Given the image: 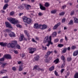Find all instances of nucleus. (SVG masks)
Masks as SVG:
<instances>
[{"label":"nucleus","instance_id":"1","mask_svg":"<svg viewBox=\"0 0 78 78\" xmlns=\"http://www.w3.org/2000/svg\"><path fill=\"white\" fill-rule=\"evenodd\" d=\"M43 42L44 44L48 42V44H46V46L47 47H49L50 44H53V43L51 42V36H49L48 35L46 36L44 38Z\"/></svg>","mask_w":78,"mask_h":78},{"label":"nucleus","instance_id":"2","mask_svg":"<svg viewBox=\"0 0 78 78\" xmlns=\"http://www.w3.org/2000/svg\"><path fill=\"white\" fill-rule=\"evenodd\" d=\"M16 45H17L16 48L18 49H20L21 47L19 45L17 44V41H13L11 43H9L7 44V47L8 48H14L16 46Z\"/></svg>","mask_w":78,"mask_h":78},{"label":"nucleus","instance_id":"3","mask_svg":"<svg viewBox=\"0 0 78 78\" xmlns=\"http://www.w3.org/2000/svg\"><path fill=\"white\" fill-rule=\"evenodd\" d=\"M8 20L12 24H16L18 23V20L16 21V20L12 18H9L8 19Z\"/></svg>","mask_w":78,"mask_h":78},{"label":"nucleus","instance_id":"4","mask_svg":"<svg viewBox=\"0 0 78 78\" xmlns=\"http://www.w3.org/2000/svg\"><path fill=\"white\" fill-rule=\"evenodd\" d=\"M28 50L29 51V53L30 54H33L36 51V48H29Z\"/></svg>","mask_w":78,"mask_h":78},{"label":"nucleus","instance_id":"5","mask_svg":"<svg viewBox=\"0 0 78 78\" xmlns=\"http://www.w3.org/2000/svg\"><path fill=\"white\" fill-rule=\"evenodd\" d=\"M5 26L7 28H12V27L11 26V24L9 23L6 21L5 22Z\"/></svg>","mask_w":78,"mask_h":78},{"label":"nucleus","instance_id":"6","mask_svg":"<svg viewBox=\"0 0 78 78\" xmlns=\"http://www.w3.org/2000/svg\"><path fill=\"white\" fill-rule=\"evenodd\" d=\"M8 43L6 42H0V45L2 46L3 47H6Z\"/></svg>","mask_w":78,"mask_h":78},{"label":"nucleus","instance_id":"7","mask_svg":"<svg viewBox=\"0 0 78 78\" xmlns=\"http://www.w3.org/2000/svg\"><path fill=\"white\" fill-rule=\"evenodd\" d=\"M4 57L6 59H11V56L9 54H5L4 55Z\"/></svg>","mask_w":78,"mask_h":78},{"label":"nucleus","instance_id":"8","mask_svg":"<svg viewBox=\"0 0 78 78\" xmlns=\"http://www.w3.org/2000/svg\"><path fill=\"white\" fill-rule=\"evenodd\" d=\"M9 36L10 37H14L16 36L15 34L12 32H9Z\"/></svg>","mask_w":78,"mask_h":78},{"label":"nucleus","instance_id":"9","mask_svg":"<svg viewBox=\"0 0 78 78\" xmlns=\"http://www.w3.org/2000/svg\"><path fill=\"white\" fill-rule=\"evenodd\" d=\"M61 25L60 23H58L55 24L53 27V30H56L58 27H59Z\"/></svg>","mask_w":78,"mask_h":78},{"label":"nucleus","instance_id":"10","mask_svg":"<svg viewBox=\"0 0 78 78\" xmlns=\"http://www.w3.org/2000/svg\"><path fill=\"white\" fill-rule=\"evenodd\" d=\"M39 5L40 6V9H41V10H43L44 11H45V9H46L45 8V7L43 6V5H41V4L40 3L39 4Z\"/></svg>","mask_w":78,"mask_h":78},{"label":"nucleus","instance_id":"11","mask_svg":"<svg viewBox=\"0 0 78 78\" xmlns=\"http://www.w3.org/2000/svg\"><path fill=\"white\" fill-rule=\"evenodd\" d=\"M19 39L20 41H24L25 39V37H24V36L23 34L21 35V36L19 38Z\"/></svg>","mask_w":78,"mask_h":78},{"label":"nucleus","instance_id":"12","mask_svg":"<svg viewBox=\"0 0 78 78\" xmlns=\"http://www.w3.org/2000/svg\"><path fill=\"white\" fill-rule=\"evenodd\" d=\"M78 55V50L74 51L73 54V56H76Z\"/></svg>","mask_w":78,"mask_h":78},{"label":"nucleus","instance_id":"13","mask_svg":"<svg viewBox=\"0 0 78 78\" xmlns=\"http://www.w3.org/2000/svg\"><path fill=\"white\" fill-rule=\"evenodd\" d=\"M6 72H7V70L3 69L0 71V74L1 75H3V73H6Z\"/></svg>","mask_w":78,"mask_h":78},{"label":"nucleus","instance_id":"14","mask_svg":"<svg viewBox=\"0 0 78 78\" xmlns=\"http://www.w3.org/2000/svg\"><path fill=\"white\" fill-rule=\"evenodd\" d=\"M28 18L26 16H23V20L24 22H27Z\"/></svg>","mask_w":78,"mask_h":78},{"label":"nucleus","instance_id":"15","mask_svg":"<svg viewBox=\"0 0 78 78\" xmlns=\"http://www.w3.org/2000/svg\"><path fill=\"white\" fill-rule=\"evenodd\" d=\"M39 58H40V57H39V55H37L34 57V59L35 61H37L39 60Z\"/></svg>","mask_w":78,"mask_h":78},{"label":"nucleus","instance_id":"16","mask_svg":"<svg viewBox=\"0 0 78 78\" xmlns=\"http://www.w3.org/2000/svg\"><path fill=\"white\" fill-rule=\"evenodd\" d=\"M39 25L37 23H35L34 25V28H36V29H37V28H39Z\"/></svg>","mask_w":78,"mask_h":78},{"label":"nucleus","instance_id":"17","mask_svg":"<svg viewBox=\"0 0 78 78\" xmlns=\"http://www.w3.org/2000/svg\"><path fill=\"white\" fill-rule=\"evenodd\" d=\"M8 6V4H5L3 6V10H5V9H6V8Z\"/></svg>","mask_w":78,"mask_h":78},{"label":"nucleus","instance_id":"18","mask_svg":"<svg viewBox=\"0 0 78 78\" xmlns=\"http://www.w3.org/2000/svg\"><path fill=\"white\" fill-rule=\"evenodd\" d=\"M67 48H63V50L62 51V53H65L66 52V51H67Z\"/></svg>","mask_w":78,"mask_h":78},{"label":"nucleus","instance_id":"19","mask_svg":"<svg viewBox=\"0 0 78 78\" xmlns=\"http://www.w3.org/2000/svg\"><path fill=\"white\" fill-rule=\"evenodd\" d=\"M61 59L64 62H65L66 61V59H65V57L63 55H62L61 56Z\"/></svg>","mask_w":78,"mask_h":78},{"label":"nucleus","instance_id":"20","mask_svg":"<svg viewBox=\"0 0 78 78\" xmlns=\"http://www.w3.org/2000/svg\"><path fill=\"white\" fill-rule=\"evenodd\" d=\"M42 25V30H45L47 28V26L45 25V24H44Z\"/></svg>","mask_w":78,"mask_h":78},{"label":"nucleus","instance_id":"21","mask_svg":"<svg viewBox=\"0 0 78 78\" xmlns=\"http://www.w3.org/2000/svg\"><path fill=\"white\" fill-rule=\"evenodd\" d=\"M55 69V67H54V66H52L51 67H50L49 69V71H52L54 70Z\"/></svg>","mask_w":78,"mask_h":78},{"label":"nucleus","instance_id":"22","mask_svg":"<svg viewBox=\"0 0 78 78\" xmlns=\"http://www.w3.org/2000/svg\"><path fill=\"white\" fill-rule=\"evenodd\" d=\"M27 23H28V24H30V23H31V22H32V20L31 19L28 18L27 20Z\"/></svg>","mask_w":78,"mask_h":78},{"label":"nucleus","instance_id":"23","mask_svg":"<svg viewBox=\"0 0 78 78\" xmlns=\"http://www.w3.org/2000/svg\"><path fill=\"white\" fill-rule=\"evenodd\" d=\"M57 34V33L56 32H54L52 34V37H56V35Z\"/></svg>","mask_w":78,"mask_h":78},{"label":"nucleus","instance_id":"24","mask_svg":"<svg viewBox=\"0 0 78 78\" xmlns=\"http://www.w3.org/2000/svg\"><path fill=\"white\" fill-rule=\"evenodd\" d=\"M59 59L57 58L55 60L54 62V63H55V64H58L59 62Z\"/></svg>","mask_w":78,"mask_h":78},{"label":"nucleus","instance_id":"25","mask_svg":"<svg viewBox=\"0 0 78 78\" xmlns=\"http://www.w3.org/2000/svg\"><path fill=\"white\" fill-rule=\"evenodd\" d=\"M56 11H57V10L56 9L53 10L51 11V14H55L56 12Z\"/></svg>","mask_w":78,"mask_h":78},{"label":"nucleus","instance_id":"26","mask_svg":"<svg viewBox=\"0 0 78 78\" xmlns=\"http://www.w3.org/2000/svg\"><path fill=\"white\" fill-rule=\"evenodd\" d=\"M18 9H20V10H22V9H24V7H23L21 5L18 7Z\"/></svg>","mask_w":78,"mask_h":78},{"label":"nucleus","instance_id":"27","mask_svg":"<svg viewBox=\"0 0 78 78\" xmlns=\"http://www.w3.org/2000/svg\"><path fill=\"white\" fill-rule=\"evenodd\" d=\"M5 57H4V55H3V57L1 58H0V60H1V61L2 62H3L5 61Z\"/></svg>","mask_w":78,"mask_h":78},{"label":"nucleus","instance_id":"28","mask_svg":"<svg viewBox=\"0 0 78 78\" xmlns=\"http://www.w3.org/2000/svg\"><path fill=\"white\" fill-rule=\"evenodd\" d=\"M74 23H78V19L75 18L74 19Z\"/></svg>","mask_w":78,"mask_h":78},{"label":"nucleus","instance_id":"29","mask_svg":"<svg viewBox=\"0 0 78 78\" xmlns=\"http://www.w3.org/2000/svg\"><path fill=\"white\" fill-rule=\"evenodd\" d=\"M44 6L46 7H48L50 6V4L48 2H45L44 4Z\"/></svg>","mask_w":78,"mask_h":78},{"label":"nucleus","instance_id":"30","mask_svg":"<svg viewBox=\"0 0 78 78\" xmlns=\"http://www.w3.org/2000/svg\"><path fill=\"white\" fill-rule=\"evenodd\" d=\"M27 7H26V9H27V10H29V9H30L29 7V8H31V6L30 5H29L28 4H27Z\"/></svg>","mask_w":78,"mask_h":78},{"label":"nucleus","instance_id":"31","mask_svg":"<svg viewBox=\"0 0 78 78\" xmlns=\"http://www.w3.org/2000/svg\"><path fill=\"white\" fill-rule=\"evenodd\" d=\"M72 59V58L71 57H68L67 58V61H68V62H70V61H71V60Z\"/></svg>","mask_w":78,"mask_h":78},{"label":"nucleus","instance_id":"32","mask_svg":"<svg viewBox=\"0 0 78 78\" xmlns=\"http://www.w3.org/2000/svg\"><path fill=\"white\" fill-rule=\"evenodd\" d=\"M74 78H78V73H76L74 76Z\"/></svg>","mask_w":78,"mask_h":78},{"label":"nucleus","instance_id":"33","mask_svg":"<svg viewBox=\"0 0 78 78\" xmlns=\"http://www.w3.org/2000/svg\"><path fill=\"white\" fill-rule=\"evenodd\" d=\"M58 47L61 48L62 47H64V44H58Z\"/></svg>","mask_w":78,"mask_h":78},{"label":"nucleus","instance_id":"34","mask_svg":"<svg viewBox=\"0 0 78 78\" xmlns=\"http://www.w3.org/2000/svg\"><path fill=\"white\" fill-rule=\"evenodd\" d=\"M73 20H71L69 21V23H68V25H73Z\"/></svg>","mask_w":78,"mask_h":78},{"label":"nucleus","instance_id":"35","mask_svg":"<svg viewBox=\"0 0 78 78\" xmlns=\"http://www.w3.org/2000/svg\"><path fill=\"white\" fill-rule=\"evenodd\" d=\"M42 50H47V47L46 46H42Z\"/></svg>","mask_w":78,"mask_h":78},{"label":"nucleus","instance_id":"36","mask_svg":"<svg viewBox=\"0 0 78 78\" xmlns=\"http://www.w3.org/2000/svg\"><path fill=\"white\" fill-rule=\"evenodd\" d=\"M23 69V68L22 67V66H20L18 70L19 71H22V70Z\"/></svg>","mask_w":78,"mask_h":78},{"label":"nucleus","instance_id":"37","mask_svg":"<svg viewBox=\"0 0 78 78\" xmlns=\"http://www.w3.org/2000/svg\"><path fill=\"white\" fill-rule=\"evenodd\" d=\"M74 12H75L74 10L72 11L70 13V16H73V14H74Z\"/></svg>","mask_w":78,"mask_h":78},{"label":"nucleus","instance_id":"38","mask_svg":"<svg viewBox=\"0 0 78 78\" xmlns=\"http://www.w3.org/2000/svg\"><path fill=\"white\" fill-rule=\"evenodd\" d=\"M37 67H38V65L37 66V65H36L35 66H34L33 70H37Z\"/></svg>","mask_w":78,"mask_h":78},{"label":"nucleus","instance_id":"39","mask_svg":"<svg viewBox=\"0 0 78 78\" xmlns=\"http://www.w3.org/2000/svg\"><path fill=\"white\" fill-rule=\"evenodd\" d=\"M76 48V46H73L71 47V48L72 50H74V49H75Z\"/></svg>","mask_w":78,"mask_h":78},{"label":"nucleus","instance_id":"40","mask_svg":"<svg viewBox=\"0 0 78 78\" xmlns=\"http://www.w3.org/2000/svg\"><path fill=\"white\" fill-rule=\"evenodd\" d=\"M14 14V12L13 11L9 13L10 16H13Z\"/></svg>","mask_w":78,"mask_h":78},{"label":"nucleus","instance_id":"41","mask_svg":"<svg viewBox=\"0 0 78 78\" xmlns=\"http://www.w3.org/2000/svg\"><path fill=\"white\" fill-rule=\"evenodd\" d=\"M65 14V12H61L59 14V16H63Z\"/></svg>","mask_w":78,"mask_h":78},{"label":"nucleus","instance_id":"42","mask_svg":"<svg viewBox=\"0 0 78 78\" xmlns=\"http://www.w3.org/2000/svg\"><path fill=\"white\" fill-rule=\"evenodd\" d=\"M6 65H7V63H3L2 65V67H5V66H6Z\"/></svg>","mask_w":78,"mask_h":78},{"label":"nucleus","instance_id":"43","mask_svg":"<svg viewBox=\"0 0 78 78\" xmlns=\"http://www.w3.org/2000/svg\"><path fill=\"white\" fill-rule=\"evenodd\" d=\"M59 40L58 39V38H57L54 40V42H55L56 43L57 42H59Z\"/></svg>","mask_w":78,"mask_h":78},{"label":"nucleus","instance_id":"44","mask_svg":"<svg viewBox=\"0 0 78 78\" xmlns=\"http://www.w3.org/2000/svg\"><path fill=\"white\" fill-rule=\"evenodd\" d=\"M16 26L18 28H22V26L20 25V24H17L16 25Z\"/></svg>","mask_w":78,"mask_h":78},{"label":"nucleus","instance_id":"45","mask_svg":"<svg viewBox=\"0 0 78 78\" xmlns=\"http://www.w3.org/2000/svg\"><path fill=\"white\" fill-rule=\"evenodd\" d=\"M65 65L66 64H65V62H64V63L62 64V65L61 66V68H63L65 66Z\"/></svg>","mask_w":78,"mask_h":78},{"label":"nucleus","instance_id":"46","mask_svg":"<svg viewBox=\"0 0 78 78\" xmlns=\"http://www.w3.org/2000/svg\"><path fill=\"white\" fill-rule=\"evenodd\" d=\"M52 53V51H48L47 53V54L48 55H50V53Z\"/></svg>","mask_w":78,"mask_h":78},{"label":"nucleus","instance_id":"47","mask_svg":"<svg viewBox=\"0 0 78 78\" xmlns=\"http://www.w3.org/2000/svg\"><path fill=\"white\" fill-rule=\"evenodd\" d=\"M12 70L13 71H16V68L15 67H13L12 68Z\"/></svg>","mask_w":78,"mask_h":78},{"label":"nucleus","instance_id":"48","mask_svg":"<svg viewBox=\"0 0 78 78\" xmlns=\"http://www.w3.org/2000/svg\"><path fill=\"white\" fill-rule=\"evenodd\" d=\"M27 4H23L21 5L23 7H24V6L25 7H27Z\"/></svg>","mask_w":78,"mask_h":78},{"label":"nucleus","instance_id":"49","mask_svg":"<svg viewBox=\"0 0 78 78\" xmlns=\"http://www.w3.org/2000/svg\"><path fill=\"white\" fill-rule=\"evenodd\" d=\"M38 28H40L41 30H42V25L41 24H39L38 26Z\"/></svg>","mask_w":78,"mask_h":78},{"label":"nucleus","instance_id":"50","mask_svg":"<svg viewBox=\"0 0 78 78\" xmlns=\"http://www.w3.org/2000/svg\"><path fill=\"white\" fill-rule=\"evenodd\" d=\"M21 56L22 57V58H23L24 57H25V53H23L21 55Z\"/></svg>","mask_w":78,"mask_h":78},{"label":"nucleus","instance_id":"51","mask_svg":"<svg viewBox=\"0 0 78 78\" xmlns=\"http://www.w3.org/2000/svg\"><path fill=\"white\" fill-rule=\"evenodd\" d=\"M5 31L7 33H8L9 32V31H11V30L8 29H7L5 30Z\"/></svg>","mask_w":78,"mask_h":78},{"label":"nucleus","instance_id":"52","mask_svg":"<svg viewBox=\"0 0 78 78\" xmlns=\"http://www.w3.org/2000/svg\"><path fill=\"white\" fill-rule=\"evenodd\" d=\"M38 70L39 71V70H40L41 71V72H42L43 71H44V69H41L40 68H39Z\"/></svg>","mask_w":78,"mask_h":78},{"label":"nucleus","instance_id":"53","mask_svg":"<svg viewBox=\"0 0 78 78\" xmlns=\"http://www.w3.org/2000/svg\"><path fill=\"white\" fill-rule=\"evenodd\" d=\"M66 5H64L62 6L61 8V9H64V8H66Z\"/></svg>","mask_w":78,"mask_h":78},{"label":"nucleus","instance_id":"54","mask_svg":"<svg viewBox=\"0 0 78 78\" xmlns=\"http://www.w3.org/2000/svg\"><path fill=\"white\" fill-rule=\"evenodd\" d=\"M31 41L33 42H35V43H36V42H37L35 40H34V38H32V39Z\"/></svg>","mask_w":78,"mask_h":78},{"label":"nucleus","instance_id":"55","mask_svg":"<svg viewBox=\"0 0 78 78\" xmlns=\"http://www.w3.org/2000/svg\"><path fill=\"white\" fill-rule=\"evenodd\" d=\"M54 73L56 76H58V73L56 71H55L54 72Z\"/></svg>","mask_w":78,"mask_h":78},{"label":"nucleus","instance_id":"56","mask_svg":"<svg viewBox=\"0 0 78 78\" xmlns=\"http://www.w3.org/2000/svg\"><path fill=\"white\" fill-rule=\"evenodd\" d=\"M64 70H65L64 69H62L60 70L61 73H63V72L64 71Z\"/></svg>","mask_w":78,"mask_h":78},{"label":"nucleus","instance_id":"57","mask_svg":"<svg viewBox=\"0 0 78 78\" xmlns=\"http://www.w3.org/2000/svg\"><path fill=\"white\" fill-rule=\"evenodd\" d=\"M63 41H64V39H62V38L60 40V43H62V42Z\"/></svg>","mask_w":78,"mask_h":78},{"label":"nucleus","instance_id":"58","mask_svg":"<svg viewBox=\"0 0 78 78\" xmlns=\"http://www.w3.org/2000/svg\"><path fill=\"white\" fill-rule=\"evenodd\" d=\"M66 20V19H63L62 20V23H64L65 22V21Z\"/></svg>","mask_w":78,"mask_h":78},{"label":"nucleus","instance_id":"59","mask_svg":"<svg viewBox=\"0 0 78 78\" xmlns=\"http://www.w3.org/2000/svg\"><path fill=\"white\" fill-rule=\"evenodd\" d=\"M48 55H45L44 56V57L45 58H48Z\"/></svg>","mask_w":78,"mask_h":78},{"label":"nucleus","instance_id":"60","mask_svg":"<svg viewBox=\"0 0 78 78\" xmlns=\"http://www.w3.org/2000/svg\"><path fill=\"white\" fill-rule=\"evenodd\" d=\"M14 53L15 54H18V51H14Z\"/></svg>","mask_w":78,"mask_h":78},{"label":"nucleus","instance_id":"61","mask_svg":"<svg viewBox=\"0 0 78 78\" xmlns=\"http://www.w3.org/2000/svg\"><path fill=\"white\" fill-rule=\"evenodd\" d=\"M65 39L66 41H68V40H69L68 38H67V37H66V36H65Z\"/></svg>","mask_w":78,"mask_h":78},{"label":"nucleus","instance_id":"62","mask_svg":"<svg viewBox=\"0 0 78 78\" xmlns=\"http://www.w3.org/2000/svg\"><path fill=\"white\" fill-rule=\"evenodd\" d=\"M1 12H2V13H5V11H4L3 10H2L1 11Z\"/></svg>","mask_w":78,"mask_h":78},{"label":"nucleus","instance_id":"63","mask_svg":"<svg viewBox=\"0 0 78 78\" xmlns=\"http://www.w3.org/2000/svg\"><path fill=\"white\" fill-rule=\"evenodd\" d=\"M27 35V37H30V34L29 33H27V34H26Z\"/></svg>","mask_w":78,"mask_h":78},{"label":"nucleus","instance_id":"64","mask_svg":"<svg viewBox=\"0 0 78 78\" xmlns=\"http://www.w3.org/2000/svg\"><path fill=\"white\" fill-rule=\"evenodd\" d=\"M67 49L68 51H70V47H68Z\"/></svg>","mask_w":78,"mask_h":78}]
</instances>
